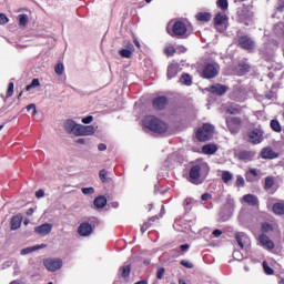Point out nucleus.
Segmentation results:
<instances>
[{
    "mask_svg": "<svg viewBox=\"0 0 284 284\" xmlns=\"http://www.w3.org/2000/svg\"><path fill=\"white\" fill-rule=\"evenodd\" d=\"M210 174V165L204 161H196L192 164L187 181L193 185H201Z\"/></svg>",
    "mask_w": 284,
    "mask_h": 284,
    "instance_id": "f257e3e1",
    "label": "nucleus"
},
{
    "mask_svg": "<svg viewBox=\"0 0 284 284\" xmlns=\"http://www.w3.org/2000/svg\"><path fill=\"white\" fill-rule=\"evenodd\" d=\"M166 32L170 37H176L178 39H187L192 32V24L187 21L176 20L169 22Z\"/></svg>",
    "mask_w": 284,
    "mask_h": 284,
    "instance_id": "f03ea898",
    "label": "nucleus"
},
{
    "mask_svg": "<svg viewBox=\"0 0 284 284\" xmlns=\"http://www.w3.org/2000/svg\"><path fill=\"white\" fill-rule=\"evenodd\" d=\"M63 128L68 134H73L74 136H92L95 132L94 125L78 124L74 120H67Z\"/></svg>",
    "mask_w": 284,
    "mask_h": 284,
    "instance_id": "7ed1b4c3",
    "label": "nucleus"
},
{
    "mask_svg": "<svg viewBox=\"0 0 284 284\" xmlns=\"http://www.w3.org/2000/svg\"><path fill=\"white\" fill-rule=\"evenodd\" d=\"M143 126L156 134H164V132H168V124L154 115L145 116L143 120Z\"/></svg>",
    "mask_w": 284,
    "mask_h": 284,
    "instance_id": "20e7f679",
    "label": "nucleus"
},
{
    "mask_svg": "<svg viewBox=\"0 0 284 284\" xmlns=\"http://www.w3.org/2000/svg\"><path fill=\"white\" fill-rule=\"evenodd\" d=\"M234 214V200L229 197L226 199L225 204L221 207L219 213V223H225L232 219Z\"/></svg>",
    "mask_w": 284,
    "mask_h": 284,
    "instance_id": "39448f33",
    "label": "nucleus"
},
{
    "mask_svg": "<svg viewBox=\"0 0 284 284\" xmlns=\"http://www.w3.org/2000/svg\"><path fill=\"white\" fill-rule=\"evenodd\" d=\"M212 136H214V125L210 123H204L196 132L197 141H210Z\"/></svg>",
    "mask_w": 284,
    "mask_h": 284,
    "instance_id": "423d86ee",
    "label": "nucleus"
},
{
    "mask_svg": "<svg viewBox=\"0 0 284 284\" xmlns=\"http://www.w3.org/2000/svg\"><path fill=\"white\" fill-rule=\"evenodd\" d=\"M263 134L264 132L262 128H255L247 132L246 141L252 143V145H258L264 141Z\"/></svg>",
    "mask_w": 284,
    "mask_h": 284,
    "instance_id": "0eeeda50",
    "label": "nucleus"
},
{
    "mask_svg": "<svg viewBox=\"0 0 284 284\" xmlns=\"http://www.w3.org/2000/svg\"><path fill=\"white\" fill-rule=\"evenodd\" d=\"M220 71L219 63H206L202 70V77L203 79H215V77H219Z\"/></svg>",
    "mask_w": 284,
    "mask_h": 284,
    "instance_id": "6e6552de",
    "label": "nucleus"
},
{
    "mask_svg": "<svg viewBox=\"0 0 284 284\" xmlns=\"http://www.w3.org/2000/svg\"><path fill=\"white\" fill-rule=\"evenodd\" d=\"M230 18L225 13L219 12L214 18V26L217 31L225 32L227 30Z\"/></svg>",
    "mask_w": 284,
    "mask_h": 284,
    "instance_id": "1a4fd4ad",
    "label": "nucleus"
},
{
    "mask_svg": "<svg viewBox=\"0 0 284 284\" xmlns=\"http://www.w3.org/2000/svg\"><path fill=\"white\" fill-rule=\"evenodd\" d=\"M237 43L240 48H242L243 50H247L248 52H252V50L256 48V42H254V40L248 36L239 37Z\"/></svg>",
    "mask_w": 284,
    "mask_h": 284,
    "instance_id": "9d476101",
    "label": "nucleus"
},
{
    "mask_svg": "<svg viewBox=\"0 0 284 284\" xmlns=\"http://www.w3.org/2000/svg\"><path fill=\"white\" fill-rule=\"evenodd\" d=\"M43 265L49 272H57L63 267V261L61 258H47L43 261Z\"/></svg>",
    "mask_w": 284,
    "mask_h": 284,
    "instance_id": "9b49d317",
    "label": "nucleus"
},
{
    "mask_svg": "<svg viewBox=\"0 0 284 284\" xmlns=\"http://www.w3.org/2000/svg\"><path fill=\"white\" fill-rule=\"evenodd\" d=\"M241 118H232L231 120H226V125L231 134H239L241 131Z\"/></svg>",
    "mask_w": 284,
    "mask_h": 284,
    "instance_id": "f8f14e48",
    "label": "nucleus"
},
{
    "mask_svg": "<svg viewBox=\"0 0 284 284\" xmlns=\"http://www.w3.org/2000/svg\"><path fill=\"white\" fill-rule=\"evenodd\" d=\"M237 19L241 23L245 26H250V21H252V12L246 8H242L237 10Z\"/></svg>",
    "mask_w": 284,
    "mask_h": 284,
    "instance_id": "ddd939ff",
    "label": "nucleus"
},
{
    "mask_svg": "<svg viewBox=\"0 0 284 284\" xmlns=\"http://www.w3.org/2000/svg\"><path fill=\"white\" fill-rule=\"evenodd\" d=\"M235 240L239 247H241V250H245V247H250V236H247V234L243 232H237L235 233Z\"/></svg>",
    "mask_w": 284,
    "mask_h": 284,
    "instance_id": "4468645a",
    "label": "nucleus"
},
{
    "mask_svg": "<svg viewBox=\"0 0 284 284\" xmlns=\"http://www.w3.org/2000/svg\"><path fill=\"white\" fill-rule=\"evenodd\" d=\"M254 156H256V151L242 150L237 153V159L243 163H250V161H254Z\"/></svg>",
    "mask_w": 284,
    "mask_h": 284,
    "instance_id": "2eb2a0df",
    "label": "nucleus"
},
{
    "mask_svg": "<svg viewBox=\"0 0 284 284\" xmlns=\"http://www.w3.org/2000/svg\"><path fill=\"white\" fill-rule=\"evenodd\" d=\"M258 242L262 245V247H264V250H267V252H272V250H274L275 247L274 241H272L270 236L265 234H261L258 236Z\"/></svg>",
    "mask_w": 284,
    "mask_h": 284,
    "instance_id": "dca6fc26",
    "label": "nucleus"
},
{
    "mask_svg": "<svg viewBox=\"0 0 284 284\" xmlns=\"http://www.w3.org/2000/svg\"><path fill=\"white\" fill-rule=\"evenodd\" d=\"M168 97L160 95L153 100L152 105L154 110H165L168 108Z\"/></svg>",
    "mask_w": 284,
    "mask_h": 284,
    "instance_id": "f3484780",
    "label": "nucleus"
},
{
    "mask_svg": "<svg viewBox=\"0 0 284 284\" xmlns=\"http://www.w3.org/2000/svg\"><path fill=\"white\" fill-rule=\"evenodd\" d=\"M53 225L50 223H44L42 225L36 226L34 232L36 234H39L40 236H48L50 232H52Z\"/></svg>",
    "mask_w": 284,
    "mask_h": 284,
    "instance_id": "a211bd4d",
    "label": "nucleus"
},
{
    "mask_svg": "<svg viewBox=\"0 0 284 284\" xmlns=\"http://www.w3.org/2000/svg\"><path fill=\"white\" fill-rule=\"evenodd\" d=\"M92 232H93L92 224H90L88 222L81 223L78 227V234L80 236H90V234H92Z\"/></svg>",
    "mask_w": 284,
    "mask_h": 284,
    "instance_id": "6ab92c4d",
    "label": "nucleus"
},
{
    "mask_svg": "<svg viewBox=\"0 0 284 284\" xmlns=\"http://www.w3.org/2000/svg\"><path fill=\"white\" fill-rule=\"evenodd\" d=\"M258 174H261V171L257 169H248L245 174L247 183H254V181H258Z\"/></svg>",
    "mask_w": 284,
    "mask_h": 284,
    "instance_id": "aec40b11",
    "label": "nucleus"
},
{
    "mask_svg": "<svg viewBox=\"0 0 284 284\" xmlns=\"http://www.w3.org/2000/svg\"><path fill=\"white\" fill-rule=\"evenodd\" d=\"M210 92L217 94V97H223L227 92V87L225 84H215L211 87Z\"/></svg>",
    "mask_w": 284,
    "mask_h": 284,
    "instance_id": "412c9836",
    "label": "nucleus"
},
{
    "mask_svg": "<svg viewBox=\"0 0 284 284\" xmlns=\"http://www.w3.org/2000/svg\"><path fill=\"white\" fill-rule=\"evenodd\" d=\"M132 52H134V44L129 42L126 49H121L119 54L122 57V59H130L132 57Z\"/></svg>",
    "mask_w": 284,
    "mask_h": 284,
    "instance_id": "4be33fe9",
    "label": "nucleus"
},
{
    "mask_svg": "<svg viewBox=\"0 0 284 284\" xmlns=\"http://www.w3.org/2000/svg\"><path fill=\"white\" fill-rule=\"evenodd\" d=\"M261 159H278V153L274 152L271 148H264L261 151Z\"/></svg>",
    "mask_w": 284,
    "mask_h": 284,
    "instance_id": "5701e85b",
    "label": "nucleus"
},
{
    "mask_svg": "<svg viewBox=\"0 0 284 284\" xmlns=\"http://www.w3.org/2000/svg\"><path fill=\"white\" fill-rule=\"evenodd\" d=\"M179 72H181V68H180L179 63L170 64L168 68L166 77H168V79H174V77H176V74H179Z\"/></svg>",
    "mask_w": 284,
    "mask_h": 284,
    "instance_id": "b1692460",
    "label": "nucleus"
},
{
    "mask_svg": "<svg viewBox=\"0 0 284 284\" xmlns=\"http://www.w3.org/2000/svg\"><path fill=\"white\" fill-rule=\"evenodd\" d=\"M93 205L97 210H103V207L108 205V199H105L104 195H99L98 197L94 199Z\"/></svg>",
    "mask_w": 284,
    "mask_h": 284,
    "instance_id": "393cba45",
    "label": "nucleus"
},
{
    "mask_svg": "<svg viewBox=\"0 0 284 284\" xmlns=\"http://www.w3.org/2000/svg\"><path fill=\"white\" fill-rule=\"evenodd\" d=\"M244 203H247V205H252L253 207L258 206V197L253 194H246L243 196Z\"/></svg>",
    "mask_w": 284,
    "mask_h": 284,
    "instance_id": "a878e982",
    "label": "nucleus"
},
{
    "mask_svg": "<svg viewBox=\"0 0 284 284\" xmlns=\"http://www.w3.org/2000/svg\"><path fill=\"white\" fill-rule=\"evenodd\" d=\"M21 221H23V217H21V215L12 216L10 222L11 230H19V227H21Z\"/></svg>",
    "mask_w": 284,
    "mask_h": 284,
    "instance_id": "bb28decb",
    "label": "nucleus"
},
{
    "mask_svg": "<svg viewBox=\"0 0 284 284\" xmlns=\"http://www.w3.org/2000/svg\"><path fill=\"white\" fill-rule=\"evenodd\" d=\"M196 204H197V202H196L194 199H192V197H186V199L184 200V203H183L185 212H186V213H187V212H192V207H193L194 205H196Z\"/></svg>",
    "mask_w": 284,
    "mask_h": 284,
    "instance_id": "cd10ccee",
    "label": "nucleus"
},
{
    "mask_svg": "<svg viewBox=\"0 0 284 284\" xmlns=\"http://www.w3.org/2000/svg\"><path fill=\"white\" fill-rule=\"evenodd\" d=\"M195 19L197 21L207 22V21L212 20V13H210V12H199V13H196Z\"/></svg>",
    "mask_w": 284,
    "mask_h": 284,
    "instance_id": "c85d7f7f",
    "label": "nucleus"
},
{
    "mask_svg": "<svg viewBox=\"0 0 284 284\" xmlns=\"http://www.w3.org/2000/svg\"><path fill=\"white\" fill-rule=\"evenodd\" d=\"M216 150H219L216 144H206L202 148L203 154H215Z\"/></svg>",
    "mask_w": 284,
    "mask_h": 284,
    "instance_id": "c756f323",
    "label": "nucleus"
},
{
    "mask_svg": "<svg viewBox=\"0 0 284 284\" xmlns=\"http://www.w3.org/2000/svg\"><path fill=\"white\" fill-rule=\"evenodd\" d=\"M180 83H182V85H192V75L183 73L180 78Z\"/></svg>",
    "mask_w": 284,
    "mask_h": 284,
    "instance_id": "7c9ffc66",
    "label": "nucleus"
},
{
    "mask_svg": "<svg viewBox=\"0 0 284 284\" xmlns=\"http://www.w3.org/2000/svg\"><path fill=\"white\" fill-rule=\"evenodd\" d=\"M28 21H29L28 14L22 13L18 16V23L20 28H26V26H28Z\"/></svg>",
    "mask_w": 284,
    "mask_h": 284,
    "instance_id": "2f4dec72",
    "label": "nucleus"
},
{
    "mask_svg": "<svg viewBox=\"0 0 284 284\" xmlns=\"http://www.w3.org/2000/svg\"><path fill=\"white\" fill-rule=\"evenodd\" d=\"M232 179H234V174H232V172H230V171H223L222 172L223 183L229 184L230 181H232Z\"/></svg>",
    "mask_w": 284,
    "mask_h": 284,
    "instance_id": "473e14b6",
    "label": "nucleus"
},
{
    "mask_svg": "<svg viewBox=\"0 0 284 284\" xmlns=\"http://www.w3.org/2000/svg\"><path fill=\"white\" fill-rule=\"evenodd\" d=\"M132 271V267L130 266V264H124L121 268V276H123V278H128V276H130V272Z\"/></svg>",
    "mask_w": 284,
    "mask_h": 284,
    "instance_id": "72a5a7b5",
    "label": "nucleus"
},
{
    "mask_svg": "<svg viewBox=\"0 0 284 284\" xmlns=\"http://www.w3.org/2000/svg\"><path fill=\"white\" fill-rule=\"evenodd\" d=\"M274 32L277 37H284V23L278 22L277 24H275Z\"/></svg>",
    "mask_w": 284,
    "mask_h": 284,
    "instance_id": "f704fd0d",
    "label": "nucleus"
},
{
    "mask_svg": "<svg viewBox=\"0 0 284 284\" xmlns=\"http://www.w3.org/2000/svg\"><path fill=\"white\" fill-rule=\"evenodd\" d=\"M216 6L217 8H220L223 12H225L227 10V8H230V3L227 2V0H217L216 1Z\"/></svg>",
    "mask_w": 284,
    "mask_h": 284,
    "instance_id": "c9c22d12",
    "label": "nucleus"
},
{
    "mask_svg": "<svg viewBox=\"0 0 284 284\" xmlns=\"http://www.w3.org/2000/svg\"><path fill=\"white\" fill-rule=\"evenodd\" d=\"M274 214H284V204L283 203H275L273 205Z\"/></svg>",
    "mask_w": 284,
    "mask_h": 284,
    "instance_id": "e433bc0d",
    "label": "nucleus"
},
{
    "mask_svg": "<svg viewBox=\"0 0 284 284\" xmlns=\"http://www.w3.org/2000/svg\"><path fill=\"white\" fill-rule=\"evenodd\" d=\"M41 85V82H39V79H33L29 85L26 87V91L30 92L33 88H39Z\"/></svg>",
    "mask_w": 284,
    "mask_h": 284,
    "instance_id": "4c0bfd02",
    "label": "nucleus"
},
{
    "mask_svg": "<svg viewBox=\"0 0 284 284\" xmlns=\"http://www.w3.org/2000/svg\"><path fill=\"white\" fill-rule=\"evenodd\" d=\"M271 128L274 132H281L282 131L281 122H278V120H272L271 121Z\"/></svg>",
    "mask_w": 284,
    "mask_h": 284,
    "instance_id": "58836bf2",
    "label": "nucleus"
},
{
    "mask_svg": "<svg viewBox=\"0 0 284 284\" xmlns=\"http://www.w3.org/2000/svg\"><path fill=\"white\" fill-rule=\"evenodd\" d=\"M263 270L268 276H272V274H274V270L265 261L263 262Z\"/></svg>",
    "mask_w": 284,
    "mask_h": 284,
    "instance_id": "ea45409f",
    "label": "nucleus"
},
{
    "mask_svg": "<svg viewBox=\"0 0 284 284\" xmlns=\"http://www.w3.org/2000/svg\"><path fill=\"white\" fill-rule=\"evenodd\" d=\"M81 192H82V194H84V196H90V195L94 194V187H92V186L82 187Z\"/></svg>",
    "mask_w": 284,
    "mask_h": 284,
    "instance_id": "a19ab883",
    "label": "nucleus"
},
{
    "mask_svg": "<svg viewBox=\"0 0 284 284\" xmlns=\"http://www.w3.org/2000/svg\"><path fill=\"white\" fill-rule=\"evenodd\" d=\"M274 186V178L267 176L265 179V190H271Z\"/></svg>",
    "mask_w": 284,
    "mask_h": 284,
    "instance_id": "79ce46f5",
    "label": "nucleus"
},
{
    "mask_svg": "<svg viewBox=\"0 0 284 284\" xmlns=\"http://www.w3.org/2000/svg\"><path fill=\"white\" fill-rule=\"evenodd\" d=\"M176 52V49H174V47L169 45L164 49V53L166 54V57H174V53Z\"/></svg>",
    "mask_w": 284,
    "mask_h": 284,
    "instance_id": "37998d69",
    "label": "nucleus"
},
{
    "mask_svg": "<svg viewBox=\"0 0 284 284\" xmlns=\"http://www.w3.org/2000/svg\"><path fill=\"white\" fill-rule=\"evenodd\" d=\"M32 252H36L34 246H29L26 248H22L20 251L21 256H27V254H32Z\"/></svg>",
    "mask_w": 284,
    "mask_h": 284,
    "instance_id": "c03bdc74",
    "label": "nucleus"
},
{
    "mask_svg": "<svg viewBox=\"0 0 284 284\" xmlns=\"http://www.w3.org/2000/svg\"><path fill=\"white\" fill-rule=\"evenodd\" d=\"M99 178L102 181V183H106L108 182V171H105V169H102L99 172Z\"/></svg>",
    "mask_w": 284,
    "mask_h": 284,
    "instance_id": "a18cd8bd",
    "label": "nucleus"
},
{
    "mask_svg": "<svg viewBox=\"0 0 284 284\" xmlns=\"http://www.w3.org/2000/svg\"><path fill=\"white\" fill-rule=\"evenodd\" d=\"M235 185H236V187H244L245 179L242 175H237Z\"/></svg>",
    "mask_w": 284,
    "mask_h": 284,
    "instance_id": "49530a36",
    "label": "nucleus"
},
{
    "mask_svg": "<svg viewBox=\"0 0 284 284\" xmlns=\"http://www.w3.org/2000/svg\"><path fill=\"white\" fill-rule=\"evenodd\" d=\"M14 94V82H10L7 90V99H10Z\"/></svg>",
    "mask_w": 284,
    "mask_h": 284,
    "instance_id": "de8ad7c7",
    "label": "nucleus"
},
{
    "mask_svg": "<svg viewBox=\"0 0 284 284\" xmlns=\"http://www.w3.org/2000/svg\"><path fill=\"white\" fill-rule=\"evenodd\" d=\"M163 276H165V267H160L156 272L158 281H163Z\"/></svg>",
    "mask_w": 284,
    "mask_h": 284,
    "instance_id": "09e8293b",
    "label": "nucleus"
},
{
    "mask_svg": "<svg viewBox=\"0 0 284 284\" xmlns=\"http://www.w3.org/2000/svg\"><path fill=\"white\" fill-rule=\"evenodd\" d=\"M63 71H64L63 63H58V64L55 65V68H54L55 74L61 75V74H63Z\"/></svg>",
    "mask_w": 284,
    "mask_h": 284,
    "instance_id": "8fccbe9b",
    "label": "nucleus"
},
{
    "mask_svg": "<svg viewBox=\"0 0 284 284\" xmlns=\"http://www.w3.org/2000/svg\"><path fill=\"white\" fill-rule=\"evenodd\" d=\"M226 112L229 114H239L241 112V109H239V106H229Z\"/></svg>",
    "mask_w": 284,
    "mask_h": 284,
    "instance_id": "3c124183",
    "label": "nucleus"
},
{
    "mask_svg": "<svg viewBox=\"0 0 284 284\" xmlns=\"http://www.w3.org/2000/svg\"><path fill=\"white\" fill-rule=\"evenodd\" d=\"M181 265H183V267H186L187 270H192V267H194V264L187 260H182Z\"/></svg>",
    "mask_w": 284,
    "mask_h": 284,
    "instance_id": "603ef678",
    "label": "nucleus"
},
{
    "mask_svg": "<svg viewBox=\"0 0 284 284\" xmlns=\"http://www.w3.org/2000/svg\"><path fill=\"white\" fill-rule=\"evenodd\" d=\"M10 19H8V16L6 13H0V26H6Z\"/></svg>",
    "mask_w": 284,
    "mask_h": 284,
    "instance_id": "864d4df0",
    "label": "nucleus"
},
{
    "mask_svg": "<svg viewBox=\"0 0 284 284\" xmlns=\"http://www.w3.org/2000/svg\"><path fill=\"white\" fill-rule=\"evenodd\" d=\"M233 258H235V261H243V254H241V251H234Z\"/></svg>",
    "mask_w": 284,
    "mask_h": 284,
    "instance_id": "5fc2aeb1",
    "label": "nucleus"
},
{
    "mask_svg": "<svg viewBox=\"0 0 284 284\" xmlns=\"http://www.w3.org/2000/svg\"><path fill=\"white\" fill-rule=\"evenodd\" d=\"M94 121V116L89 115L82 119V123H84L85 125H89V123H92Z\"/></svg>",
    "mask_w": 284,
    "mask_h": 284,
    "instance_id": "6e6d98bb",
    "label": "nucleus"
},
{
    "mask_svg": "<svg viewBox=\"0 0 284 284\" xmlns=\"http://www.w3.org/2000/svg\"><path fill=\"white\" fill-rule=\"evenodd\" d=\"M181 254H185L187 252V250H190V244H182L179 247Z\"/></svg>",
    "mask_w": 284,
    "mask_h": 284,
    "instance_id": "4d7b16f0",
    "label": "nucleus"
},
{
    "mask_svg": "<svg viewBox=\"0 0 284 284\" xmlns=\"http://www.w3.org/2000/svg\"><path fill=\"white\" fill-rule=\"evenodd\" d=\"M263 232H272V225L270 223L262 224Z\"/></svg>",
    "mask_w": 284,
    "mask_h": 284,
    "instance_id": "13d9d810",
    "label": "nucleus"
},
{
    "mask_svg": "<svg viewBox=\"0 0 284 284\" xmlns=\"http://www.w3.org/2000/svg\"><path fill=\"white\" fill-rule=\"evenodd\" d=\"M30 110H33L32 111L33 115L37 114V105L34 103L27 105V111L30 112Z\"/></svg>",
    "mask_w": 284,
    "mask_h": 284,
    "instance_id": "bf43d9fd",
    "label": "nucleus"
},
{
    "mask_svg": "<svg viewBox=\"0 0 284 284\" xmlns=\"http://www.w3.org/2000/svg\"><path fill=\"white\" fill-rule=\"evenodd\" d=\"M36 196H37V199H43L45 196V191H43V189H39L36 192Z\"/></svg>",
    "mask_w": 284,
    "mask_h": 284,
    "instance_id": "052dcab7",
    "label": "nucleus"
},
{
    "mask_svg": "<svg viewBox=\"0 0 284 284\" xmlns=\"http://www.w3.org/2000/svg\"><path fill=\"white\" fill-rule=\"evenodd\" d=\"M276 10H277V12H283V10H284V0H278Z\"/></svg>",
    "mask_w": 284,
    "mask_h": 284,
    "instance_id": "680f3d73",
    "label": "nucleus"
},
{
    "mask_svg": "<svg viewBox=\"0 0 284 284\" xmlns=\"http://www.w3.org/2000/svg\"><path fill=\"white\" fill-rule=\"evenodd\" d=\"M212 234L214 239H219L223 234V231L217 229V230H214Z\"/></svg>",
    "mask_w": 284,
    "mask_h": 284,
    "instance_id": "e2e57ef3",
    "label": "nucleus"
},
{
    "mask_svg": "<svg viewBox=\"0 0 284 284\" xmlns=\"http://www.w3.org/2000/svg\"><path fill=\"white\" fill-rule=\"evenodd\" d=\"M210 199H212V194H210V193H204L201 196L202 201H210Z\"/></svg>",
    "mask_w": 284,
    "mask_h": 284,
    "instance_id": "0e129e2a",
    "label": "nucleus"
},
{
    "mask_svg": "<svg viewBox=\"0 0 284 284\" xmlns=\"http://www.w3.org/2000/svg\"><path fill=\"white\" fill-rule=\"evenodd\" d=\"M98 150H99L100 152H105V150H108V145H105V143H100V144L98 145Z\"/></svg>",
    "mask_w": 284,
    "mask_h": 284,
    "instance_id": "69168bd1",
    "label": "nucleus"
},
{
    "mask_svg": "<svg viewBox=\"0 0 284 284\" xmlns=\"http://www.w3.org/2000/svg\"><path fill=\"white\" fill-rule=\"evenodd\" d=\"M148 230H150L149 226H148V224H144V223H143V225L141 226V232H142V234H145V232H148Z\"/></svg>",
    "mask_w": 284,
    "mask_h": 284,
    "instance_id": "338daca9",
    "label": "nucleus"
},
{
    "mask_svg": "<svg viewBox=\"0 0 284 284\" xmlns=\"http://www.w3.org/2000/svg\"><path fill=\"white\" fill-rule=\"evenodd\" d=\"M48 245L47 244H40V245H36V246H33L34 247V250H36V252H37V250H43L44 247H47Z\"/></svg>",
    "mask_w": 284,
    "mask_h": 284,
    "instance_id": "774afa93",
    "label": "nucleus"
}]
</instances>
